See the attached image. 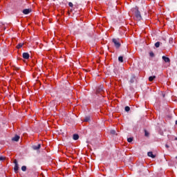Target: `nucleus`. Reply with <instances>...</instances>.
I'll use <instances>...</instances> for the list:
<instances>
[{"mask_svg":"<svg viewBox=\"0 0 177 177\" xmlns=\"http://www.w3.org/2000/svg\"><path fill=\"white\" fill-rule=\"evenodd\" d=\"M136 12H135V16L138 21H140L142 20V15H140V11H139V8L138 7H136Z\"/></svg>","mask_w":177,"mask_h":177,"instance_id":"nucleus-1","label":"nucleus"},{"mask_svg":"<svg viewBox=\"0 0 177 177\" xmlns=\"http://www.w3.org/2000/svg\"><path fill=\"white\" fill-rule=\"evenodd\" d=\"M112 41L113 42L116 49L120 48V46H121V43H120L118 39H113Z\"/></svg>","mask_w":177,"mask_h":177,"instance_id":"nucleus-2","label":"nucleus"},{"mask_svg":"<svg viewBox=\"0 0 177 177\" xmlns=\"http://www.w3.org/2000/svg\"><path fill=\"white\" fill-rule=\"evenodd\" d=\"M103 92H104V87L101 84L97 88L96 94L97 95V93H100L102 95Z\"/></svg>","mask_w":177,"mask_h":177,"instance_id":"nucleus-3","label":"nucleus"},{"mask_svg":"<svg viewBox=\"0 0 177 177\" xmlns=\"http://www.w3.org/2000/svg\"><path fill=\"white\" fill-rule=\"evenodd\" d=\"M14 164H15V167H14V171L15 172V174H17V172H19V163L17 162V160H14Z\"/></svg>","mask_w":177,"mask_h":177,"instance_id":"nucleus-4","label":"nucleus"},{"mask_svg":"<svg viewBox=\"0 0 177 177\" xmlns=\"http://www.w3.org/2000/svg\"><path fill=\"white\" fill-rule=\"evenodd\" d=\"M32 10L30 8H28V9H24L23 10V14L24 15H28V13H31Z\"/></svg>","mask_w":177,"mask_h":177,"instance_id":"nucleus-5","label":"nucleus"},{"mask_svg":"<svg viewBox=\"0 0 177 177\" xmlns=\"http://www.w3.org/2000/svg\"><path fill=\"white\" fill-rule=\"evenodd\" d=\"M162 59L164 60L165 63H169L171 62V59H169V57H167L165 56H162Z\"/></svg>","mask_w":177,"mask_h":177,"instance_id":"nucleus-6","label":"nucleus"},{"mask_svg":"<svg viewBox=\"0 0 177 177\" xmlns=\"http://www.w3.org/2000/svg\"><path fill=\"white\" fill-rule=\"evenodd\" d=\"M20 139V136L15 135L14 138H12V140L13 142H19V140Z\"/></svg>","mask_w":177,"mask_h":177,"instance_id":"nucleus-7","label":"nucleus"},{"mask_svg":"<svg viewBox=\"0 0 177 177\" xmlns=\"http://www.w3.org/2000/svg\"><path fill=\"white\" fill-rule=\"evenodd\" d=\"M23 57L24 59H30V54L28 53H23Z\"/></svg>","mask_w":177,"mask_h":177,"instance_id":"nucleus-8","label":"nucleus"},{"mask_svg":"<svg viewBox=\"0 0 177 177\" xmlns=\"http://www.w3.org/2000/svg\"><path fill=\"white\" fill-rule=\"evenodd\" d=\"M32 147L33 150H39L41 149V145L39 144L37 146L33 145Z\"/></svg>","mask_w":177,"mask_h":177,"instance_id":"nucleus-9","label":"nucleus"},{"mask_svg":"<svg viewBox=\"0 0 177 177\" xmlns=\"http://www.w3.org/2000/svg\"><path fill=\"white\" fill-rule=\"evenodd\" d=\"M147 156L151 157V158H156V155H153L152 151L148 152Z\"/></svg>","mask_w":177,"mask_h":177,"instance_id":"nucleus-10","label":"nucleus"},{"mask_svg":"<svg viewBox=\"0 0 177 177\" xmlns=\"http://www.w3.org/2000/svg\"><path fill=\"white\" fill-rule=\"evenodd\" d=\"M78 139H80V136H78V134H74L73 135V140H78Z\"/></svg>","mask_w":177,"mask_h":177,"instance_id":"nucleus-11","label":"nucleus"},{"mask_svg":"<svg viewBox=\"0 0 177 177\" xmlns=\"http://www.w3.org/2000/svg\"><path fill=\"white\" fill-rule=\"evenodd\" d=\"M90 120H91V116H86L84 121V122H88Z\"/></svg>","mask_w":177,"mask_h":177,"instance_id":"nucleus-12","label":"nucleus"},{"mask_svg":"<svg viewBox=\"0 0 177 177\" xmlns=\"http://www.w3.org/2000/svg\"><path fill=\"white\" fill-rule=\"evenodd\" d=\"M23 45H24V43H19L17 46V49H20V48L23 47Z\"/></svg>","mask_w":177,"mask_h":177,"instance_id":"nucleus-13","label":"nucleus"},{"mask_svg":"<svg viewBox=\"0 0 177 177\" xmlns=\"http://www.w3.org/2000/svg\"><path fill=\"white\" fill-rule=\"evenodd\" d=\"M118 61L120 62V63L124 62V58L122 57V56L118 57Z\"/></svg>","mask_w":177,"mask_h":177,"instance_id":"nucleus-14","label":"nucleus"},{"mask_svg":"<svg viewBox=\"0 0 177 177\" xmlns=\"http://www.w3.org/2000/svg\"><path fill=\"white\" fill-rule=\"evenodd\" d=\"M131 84H133L135 82V76H132L131 80H130Z\"/></svg>","mask_w":177,"mask_h":177,"instance_id":"nucleus-15","label":"nucleus"},{"mask_svg":"<svg viewBox=\"0 0 177 177\" xmlns=\"http://www.w3.org/2000/svg\"><path fill=\"white\" fill-rule=\"evenodd\" d=\"M21 171H23L24 172H26V171H27V167L22 166L21 167Z\"/></svg>","mask_w":177,"mask_h":177,"instance_id":"nucleus-16","label":"nucleus"},{"mask_svg":"<svg viewBox=\"0 0 177 177\" xmlns=\"http://www.w3.org/2000/svg\"><path fill=\"white\" fill-rule=\"evenodd\" d=\"M155 78H156L155 75L154 76H151V77H149V81L151 82V81H153V80H155Z\"/></svg>","mask_w":177,"mask_h":177,"instance_id":"nucleus-17","label":"nucleus"},{"mask_svg":"<svg viewBox=\"0 0 177 177\" xmlns=\"http://www.w3.org/2000/svg\"><path fill=\"white\" fill-rule=\"evenodd\" d=\"M124 110H125V111H127V113H128V111H129V110H131V108L129 106H125Z\"/></svg>","mask_w":177,"mask_h":177,"instance_id":"nucleus-18","label":"nucleus"},{"mask_svg":"<svg viewBox=\"0 0 177 177\" xmlns=\"http://www.w3.org/2000/svg\"><path fill=\"white\" fill-rule=\"evenodd\" d=\"M156 48H160V41H158L155 44Z\"/></svg>","mask_w":177,"mask_h":177,"instance_id":"nucleus-19","label":"nucleus"},{"mask_svg":"<svg viewBox=\"0 0 177 177\" xmlns=\"http://www.w3.org/2000/svg\"><path fill=\"white\" fill-rule=\"evenodd\" d=\"M133 140V138H129L127 139V142H129V143H131V142H132Z\"/></svg>","mask_w":177,"mask_h":177,"instance_id":"nucleus-20","label":"nucleus"},{"mask_svg":"<svg viewBox=\"0 0 177 177\" xmlns=\"http://www.w3.org/2000/svg\"><path fill=\"white\" fill-rule=\"evenodd\" d=\"M4 160H6V157L0 156V161H3Z\"/></svg>","mask_w":177,"mask_h":177,"instance_id":"nucleus-21","label":"nucleus"},{"mask_svg":"<svg viewBox=\"0 0 177 177\" xmlns=\"http://www.w3.org/2000/svg\"><path fill=\"white\" fill-rule=\"evenodd\" d=\"M145 136L149 137V133L147 132V130H145Z\"/></svg>","mask_w":177,"mask_h":177,"instance_id":"nucleus-22","label":"nucleus"},{"mask_svg":"<svg viewBox=\"0 0 177 177\" xmlns=\"http://www.w3.org/2000/svg\"><path fill=\"white\" fill-rule=\"evenodd\" d=\"M111 135H115V130H111Z\"/></svg>","mask_w":177,"mask_h":177,"instance_id":"nucleus-23","label":"nucleus"},{"mask_svg":"<svg viewBox=\"0 0 177 177\" xmlns=\"http://www.w3.org/2000/svg\"><path fill=\"white\" fill-rule=\"evenodd\" d=\"M149 55L151 56V57H154V53L153 52H151L149 53Z\"/></svg>","mask_w":177,"mask_h":177,"instance_id":"nucleus-24","label":"nucleus"},{"mask_svg":"<svg viewBox=\"0 0 177 177\" xmlns=\"http://www.w3.org/2000/svg\"><path fill=\"white\" fill-rule=\"evenodd\" d=\"M68 6H69L71 8H73V3L69 2Z\"/></svg>","mask_w":177,"mask_h":177,"instance_id":"nucleus-25","label":"nucleus"},{"mask_svg":"<svg viewBox=\"0 0 177 177\" xmlns=\"http://www.w3.org/2000/svg\"><path fill=\"white\" fill-rule=\"evenodd\" d=\"M173 41H174V39L170 38L169 40V44H171V42H172Z\"/></svg>","mask_w":177,"mask_h":177,"instance_id":"nucleus-26","label":"nucleus"},{"mask_svg":"<svg viewBox=\"0 0 177 177\" xmlns=\"http://www.w3.org/2000/svg\"><path fill=\"white\" fill-rule=\"evenodd\" d=\"M144 171H145V172H149V169H147V168H144Z\"/></svg>","mask_w":177,"mask_h":177,"instance_id":"nucleus-27","label":"nucleus"},{"mask_svg":"<svg viewBox=\"0 0 177 177\" xmlns=\"http://www.w3.org/2000/svg\"><path fill=\"white\" fill-rule=\"evenodd\" d=\"M165 147L168 149L169 147V145L166 144Z\"/></svg>","mask_w":177,"mask_h":177,"instance_id":"nucleus-28","label":"nucleus"},{"mask_svg":"<svg viewBox=\"0 0 177 177\" xmlns=\"http://www.w3.org/2000/svg\"><path fill=\"white\" fill-rule=\"evenodd\" d=\"M163 97H165V94H163Z\"/></svg>","mask_w":177,"mask_h":177,"instance_id":"nucleus-29","label":"nucleus"},{"mask_svg":"<svg viewBox=\"0 0 177 177\" xmlns=\"http://www.w3.org/2000/svg\"><path fill=\"white\" fill-rule=\"evenodd\" d=\"M176 125H177V120L176 121Z\"/></svg>","mask_w":177,"mask_h":177,"instance_id":"nucleus-30","label":"nucleus"},{"mask_svg":"<svg viewBox=\"0 0 177 177\" xmlns=\"http://www.w3.org/2000/svg\"><path fill=\"white\" fill-rule=\"evenodd\" d=\"M138 174H140V171H138Z\"/></svg>","mask_w":177,"mask_h":177,"instance_id":"nucleus-31","label":"nucleus"},{"mask_svg":"<svg viewBox=\"0 0 177 177\" xmlns=\"http://www.w3.org/2000/svg\"><path fill=\"white\" fill-rule=\"evenodd\" d=\"M17 70H19V68H16Z\"/></svg>","mask_w":177,"mask_h":177,"instance_id":"nucleus-32","label":"nucleus"},{"mask_svg":"<svg viewBox=\"0 0 177 177\" xmlns=\"http://www.w3.org/2000/svg\"><path fill=\"white\" fill-rule=\"evenodd\" d=\"M175 140H177V138H175Z\"/></svg>","mask_w":177,"mask_h":177,"instance_id":"nucleus-33","label":"nucleus"},{"mask_svg":"<svg viewBox=\"0 0 177 177\" xmlns=\"http://www.w3.org/2000/svg\"><path fill=\"white\" fill-rule=\"evenodd\" d=\"M141 167H143V165H142V164H141Z\"/></svg>","mask_w":177,"mask_h":177,"instance_id":"nucleus-34","label":"nucleus"},{"mask_svg":"<svg viewBox=\"0 0 177 177\" xmlns=\"http://www.w3.org/2000/svg\"><path fill=\"white\" fill-rule=\"evenodd\" d=\"M176 159L177 160V156H176Z\"/></svg>","mask_w":177,"mask_h":177,"instance_id":"nucleus-35","label":"nucleus"}]
</instances>
